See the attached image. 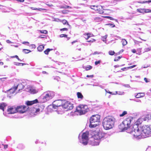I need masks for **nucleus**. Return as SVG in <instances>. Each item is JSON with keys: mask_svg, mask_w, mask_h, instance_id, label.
Wrapping results in <instances>:
<instances>
[{"mask_svg": "<svg viewBox=\"0 0 151 151\" xmlns=\"http://www.w3.org/2000/svg\"><path fill=\"white\" fill-rule=\"evenodd\" d=\"M25 90L27 91L32 94L35 93L37 92L34 87L29 86H27V88H25Z\"/></svg>", "mask_w": 151, "mask_h": 151, "instance_id": "obj_12", "label": "nucleus"}, {"mask_svg": "<svg viewBox=\"0 0 151 151\" xmlns=\"http://www.w3.org/2000/svg\"><path fill=\"white\" fill-rule=\"evenodd\" d=\"M25 85L23 84L22 83H18L17 85H14V87L15 89H17V88L19 89V90L20 91L21 90H22L24 87H25Z\"/></svg>", "mask_w": 151, "mask_h": 151, "instance_id": "obj_16", "label": "nucleus"}, {"mask_svg": "<svg viewBox=\"0 0 151 151\" xmlns=\"http://www.w3.org/2000/svg\"><path fill=\"white\" fill-rule=\"evenodd\" d=\"M102 7L101 6H98V10L97 11H98V12L100 14H103L104 13V12L102 9Z\"/></svg>", "mask_w": 151, "mask_h": 151, "instance_id": "obj_21", "label": "nucleus"}, {"mask_svg": "<svg viewBox=\"0 0 151 151\" xmlns=\"http://www.w3.org/2000/svg\"><path fill=\"white\" fill-rule=\"evenodd\" d=\"M6 78H0V82L1 81L2 82L4 81L6 79Z\"/></svg>", "mask_w": 151, "mask_h": 151, "instance_id": "obj_45", "label": "nucleus"}, {"mask_svg": "<svg viewBox=\"0 0 151 151\" xmlns=\"http://www.w3.org/2000/svg\"><path fill=\"white\" fill-rule=\"evenodd\" d=\"M98 6H96L95 5L91 6V9H94L95 10H98Z\"/></svg>", "mask_w": 151, "mask_h": 151, "instance_id": "obj_30", "label": "nucleus"}, {"mask_svg": "<svg viewBox=\"0 0 151 151\" xmlns=\"http://www.w3.org/2000/svg\"><path fill=\"white\" fill-rule=\"evenodd\" d=\"M127 114V112L126 111H124L123 112L122 114L119 115L120 117H123L125 116V115Z\"/></svg>", "mask_w": 151, "mask_h": 151, "instance_id": "obj_31", "label": "nucleus"}, {"mask_svg": "<svg viewBox=\"0 0 151 151\" xmlns=\"http://www.w3.org/2000/svg\"><path fill=\"white\" fill-rule=\"evenodd\" d=\"M101 60H99L98 61H96L95 62V64L96 65H97L98 64H100L101 63Z\"/></svg>", "mask_w": 151, "mask_h": 151, "instance_id": "obj_46", "label": "nucleus"}, {"mask_svg": "<svg viewBox=\"0 0 151 151\" xmlns=\"http://www.w3.org/2000/svg\"><path fill=\"white\" fill-rule=\"evenodd\" d=\"M128 69V68L127 67H125L123 68H122L121 69V70H122V71H125L127 70Z\"/></svg>", "mask_w": 151, "mask_h": 151, "instance_id": "obj_50", "label": "nucleus"}, {"mask_svg": "<svg viewBox=\"0 0 151 151\" xmlns=\"http://www.w3.org/2000/svg\"><path fill=\"white\" fill-rule=\"evenodd\" d=\"M134 136L137 137L140 135L142 138H145L151 136V129L148 125H144L140 127L138 133L134 134Z\"/></svg>", "mask_w": 151, "mask_h": 151, "instance_id": "obj_1", "label": "nucleus"}, {"mask_svg": "<svg viewBox=\"0 0 151 151\" xmlns=\"http://www.w3.org/2000/svg\"><path fill=\"white\" fill-rule=\"evenodd\" d=\"M142 120H143V121H147V120H148V118L147 117H145V118H142Z\"/></svg>", "mask_w": 151, "mask_h": 151, "instance_id": "obj_56", "label": "nucleus"}, {"mask_svg": "<svg viewBox=\"0 0 151 151\" xmlns=\"http://www.w3.org/2000/svg\"><path fill=\"white\" fill-rule=\"evenodd\" d=\"M95 41V40L94 39H91V40H88L87 41V42H93Z\"/></svg>", "mask_w": 151, "mask_h": 151, "instance_id": "obj_48", "label": "nucleus"}, {"mask_svg": "<svg viewBox=\"0 0 151 151\" xmlns=\"http://www.w3.org/2000/svg\"><path fill=\"white\" fill-rule=\"evenodd\" d=\"M106 17L109 19H110L111 20H114V18H113L112 17H109V16H107Z\"/></svg>", "mask_w": 151, "mask_h": 151, "instance_id": "obj_59", "label": "nucleus"}, {"mask_svg": "<svg viewBox=\"0 0 151 151\" xmlns=\"http://www.w3.org/2000/svg\"><path fill=\"white\" fill-rule=\"evenodd\" d=\"M89 132H86L82 134L80 133L78 137L79 142L83 145H86L88 143Z\"/></svg>", "mask_w": 151, "mask_h": 151, "instance_id": "obj_4", "label": "nucleus"}, {"mask_svg": "<svg viewBox=\"0 0 151 151\" xmlns=\"http://www.w3.org/2000/svg\"><path fill=\"white\" fill-rule=\"evenodd\" d=\"M65 101V100H58L54 101L52 103L53 108L55 109L58 108L59 110L60 109L62 110V106Z\"/></svg>", "mask_w": 151, "mask_h": 151, "instance_id": "obj_7", "label": "nucleus"}, {"mask_svg": "<svg viewBox=\"0 0 151 151\" xmlns=\"http://www.w3.org/2000/svg\"><path fill=\"white\" fill-rule=\"evenodd\" d=\"M100 120V116L99 115L96 114L92 115L90 119L89 127L91 128L96 127L99 125Z\"/></svg>", "mask_w": 151, "mask_h": 151, "instance_id": "obj_5", "label": "nucleus"}, {"mask_svg": "<svg viewBox=\"0 0 151 151\" xmlns=\"http://www.w3.org/2000/svg\"><path fill=\"white\" fill-rule=\"evenodd\" d=\"M87 108L88 107L87 105H81L76 108V110L81 115L85 114L88 112V109Z\"/></svg>", "mask_w": 151, "mask_h": 151, "instance_id": "obj_6", "label": "nucleus"}, {"mask_svg": "<svg viewBox=\"0 0 151 151\" xmlns=\"http://www.w3.org/2000/svg\"><path fill=\"white\" fill-rule=\"evenodd\" d=\"M94 20L96 22H98V21H99L101 20V18L99 17H96V18H95Z\"/></svg>", "mask_w": 151, "mask_h": 151, "instance_id": "obj_39", "label": "nucleus"}, {"mask_svg": "<svg viewBox=\"0 0 151 151\" xmlns=\"http://www.w3.org/2000/svg\"><path fill=\"white\" fill-rule=\"evenodd\" d=\"M136 65H133L128 67V69H131L132 68H133L136 67Z\"/></svg>", "mask_w": 151, "mask_h": 151, "instance_id": "obj_52", "label": "nucleus"}, {"mask_svg": "<svg viewBox=\"0 0 151 151\" xmlns=\"http://www.w3.org/2000/svg\"><path fill=\"white\" fill-rule=\"evenodd\" d=\"M14 65H17V66H19L21 64H20V63H19L14 62Z\"/></svg>", "mask_w": 151, "mask_h": 151, "instance_id": "obj_44", "label": "nucleus"}, {"mask_svg": "<svg viewBox=\"0 0 151 151\" xmlns=\"http://www.w3.org/2000/svg\"><path fill=\"white\" fill-rule=\"evenodd\" d=\"M7 111L8 114H14L17 112L16 106H9L8 107Z\"/></svg>", "mask_w": 151, "mask_h": 151, "instance_id": "obj_13", "label": "nucleus"}, {"mask_svg": "<svg viewBox=\"0 0 151 151\" xmlns=\"http://www.w3.org/2000/svg\"><path fill=\"white\" fill-rule=\"evenodd\" d=\"M122 42L123 46L126 45L127 43V41L125 39H122Z\"/></svg>", "mask_w": 151, "mask_h": 151, "instance_id": "obj_28", "label": "nucleus"}, {"mask_svg": "<svg viewBox=\"0 0 151 151\" xmlns=\"http://www.w3.org/2000/svg\"><path fill=\"white\" fill-rule=\"evenodd\" d=\"M92 66L90 65H88L86 67V70H89L92 69Z\"/></svg>", "mask_w": 151, "mask_h": 151, "instance_id": "obj_34", "label": "nucleus"}, {"mask_svg": "<svg viewBox=\"0 0 151 151\" xmlns=\"http://www.w3.org/2000/svg\"><path fill=\"white\" fill-rule=\"evenodd\" d=\"M6 42L8 43H13V42H12L11 41H10V40H6Z\"/></svg>", "mask_w": 151, "mask_h": 151, "instance_id": "obj_60", "label": "nucleus"}, {"mask_svg": "<svg viewBox=\"0 0 151 151\" xmlns=\"http://www.w3.org/2000/svg\"><path fill=\"white\" fill-rule=\"evenodd\" d=\"M22 52L24 53L27 54L31 52V51L28 49H23L22 50Z\"/></svg>", "mask_w": 151, "mask_h": 151, "instance_id": "obj_29", "label": "nucleus"}, {"mask_svg": "<svg viewBox=\"0 0 151 151\" xmlns=\"http://www.w3.org/2000/svg\"><path fill=\"white\" fill-rule=\"evenodd\" d=\"M35 111L36 113H37L38 112H39L40 111V109H35Z\"/></svg>", "mask_w": 151, "mask_h": 151, "instance_id": "obj_62", "label": "nucleus"}, {"mask_svg": "<svg viewBox=\"0 0 151 151\" xmlns=\"http://www.w3.org/2000/svg\"><path fill=\"white\" fill-rule=\"evenodd\" d=\"M107 37V35H106L103 37H101V40L104 42L106 41V39Z\"/></svg>", "mask_w": 151, "mask_h": 151, "instance_id": "obj_33", "label": "nucleus"}, {"mask_svg": "<svg viewBox=\"0 0 151 151\" xmlns=\"http://www.w3.org/2000/svg\"><path fill=\"white\" fill-rule=\"evenodd\" d=\"M134 42L135 44H138L139 42H139V41H137L135 40H134Z\"/></svg>", "mask_w": 151, "mask_h": 151, "instance_id": "obj_54", "label": "nucleus"}, {"mask_svg": "<svg viewBox=\"0 0 151 151\" xmlns=\"http://www.w3.org/2000/svg\"><path fill=\"white\" fill-rule=\"evenodd\" d=\"M122 57H120V56H119L118 57H116L114 59V61H118Z\"/></svg>", "mask_w": 151, "mask_h": 151, "instance_id": "obj_35", "label": "nucleus"}, {"mask_svg": "<svg viewBox=\"0 0 151 151\" xmlns=\"http://www.w3.org/2000/svg\"><path fill=\"white\" fill-rule=\"evenodd\" d=\"M150 48H151V47L145 48V52H147L149 51H150V50H151Z\"/></svg>", "mask_w": 151, "mask_h": 151, "instance_id": "obj_41", "label": "nucleus"}, {"mask_svg": "<svg viewBox=\"0 0 151 151\" xmlns=\"http://www.w3.org/2000/svg\"><path fill=\"white\" fill-rule=\"evenodd\" d=\"M144 80L146 83H147L149 82V81H148L147 78H144Z\"/></svg>", "mask_w": 151, "mask_h": 151, "instance_id": "obj_64", "label": "nucleus"}, {"mask_svg": "<svg viewBox=\"0 0 151 151\" xmlns=\"http://www.w3.org/2000/svg\"><path fill=\"white\" fill-rule=\"evenodd\" d=\"M44 93L49 100L52 99L55 96V93L52 91H48Z\"/></svg>", "mask_w": 151, "mask_h": 151, "instance_id": "obj_14", "label": "nucleus"}, {"mask_svg": "<svg viewBox=\"0 0 151 151\" xmlns=\"http://www.w3.org/2000/svg\"><path fill=\"white\" fill-rule=\"evenodd\" d=\"M53 50L52 49L47 48L45 51H44V53L46 55H48L49 54V52L51 50Z\"/></svg>", "mask_w": 151, "mask_h": 151, "instance_id": "obj_26", "label": "nucleus"}, {"mask_svg": "<svg viewBox=\"0 0 151 151\" xmlns=\"http://www.w3.org/2000/svg\"><path fill=\"white\" fill-rule=\"evenodd\" d=\"M138 3H147L148 4L150 3L151 2V0H148V1H138Z\"/></svg>", "mask_w": 151, "mask_h": 151, "instance_id": "obj_25", "label": "nucleus"}, {"mask_svg": "<svg viewBox=\"0 0 151 151\" xmlns=\"http://www.w3.org/2000/svg\"><path fill=\"white\" fill-rule=\"evenodd\" d=\"M145 95V94L144 93H138L135 97L137 98H139L140 97H144Z\"/></svg>", "mask_w": 151, "mask_h": 151, "instance_id": "obj_19", "label": "nucleus"}, {"mask_svg": "<svg viewBox=\"0 0 151 151\" xmlns=\"http://www.w3.org/2000/svg\"><path fill=\"white\" fill-rule=\"evenodd\" d=\"M7 104L4 103H0V109L2 110L3 111H4V108L6 106Z\"/></svg>", "mask_w": 151, "mask_h": 151, "instance_id": "obj_20", "label": "nucleus"}, {"mask_svg": "<svg viewBox=\"0 0 151 151\" xmlns=\"http://www.w3.org/2000/svg\"><path fill=\"white\" fill-rule=\"evenodd\" d=\"M44 47V46L43 45H40L37 48L38 50L40 52L42 51Z\"/></svg>", "mask_w": 151, "mask_h": 151, "instance_id": "obj_23", "label": "nucleus"}, {"mask_svg": "<svg viewBox=\"0 0 151 151\" xmlns=\"http://www.w3.org/2000/svg\"><path fill=\"white\" fill-rule=\"evenodd\" d=\"M29 46L30 47L33 49L35 48L36 47L35 45H30Z\"/></svg>", "mask_w": 151, "mask_h": 151, "instance_id": "obj_47", "label": "nucleus"}, {"mask_svg": "<svg viewBox=\"0 0 151 151\" xmlns=\"http://www.w3.org/2000/svg\"><path fill=\"white\" fill-rule=\"evenodd\" d=\"M77 94L78 98L82 99L83 98V96L81 93L78 92L77 93Z\"/></svg>", "mask_w": 151, "mask_h": 151, "instance_id": "obj_27", "label": "nucleus"}, {"mask_svg": "<svg viewBox=\"0 0 151 151\" xmlns=\"http://www.w3.org/2000/svg\"><path fill=\"white\" fill-rule=\"evenodd\" d=\"M2 145L4 146V148L5 149H6L8 147V145H4V144H2Z\"/></svg>", "mask_w": 151, "mask_h": 151, "instance_id": "obj_55", "label": "nucleus"}, {"mask_svg": "<svg viewBox=\"0 0 151 151\" xmlns=\"http://www.w3.org/2000/svg\"><path fill=\"white\" fill-rule=\"evenodd\" d=\"M63 8H71V7H70L69 6L65 5L64 6H63Z\"/></svg>", "mask_w": 151, "mask_h": 151, "instance_id": "obj_57", "label": "nucleus"}, {"mask_svg": "<svg viewBox=\"0 0 151 151\" xmlns=\"http://www.w3.org/2000/svg\"><path fill=\"white\" fill-rule=\"evenodd\" d=\"M41 32L42 33L47 34V32L46 30L41 31Z\"/></svg>", "mask_w": 151, "mask_h": 151, "instance_id": "obj_49", "label": "nucleus"}, {"mask_svg": "<svg viewBox=\"0 0 151 151\" xmlns=\"http://www.w3.org/2000/svg\"><path fill=\"white\" fill-rule=\"evenodd\" d=\"M12 57L13 58H16L19 61H22V60L19 58L18 56L17 55H16L14 56H13Z\"/></svg>", "mask_w": 151, "mask_h": 151, "instance_id": "obj_40", "label": "nucleus"}, {"mask_svg": "<svg viewBox=\"0 0 151 151\" xmlns=\"http://www.w3.org/2000/svg\"><path fill=\"white\" fill-rule=\"evenodd\" d=\"M133 117L130 116L126 119L123 122L125 125V128H128L130 127L132 121L133 120Z\"/></svg>", "mask_w": 151, "mask_h": 151, "instance_id": "obj_11", "label": "nucleus"}, {"mask_svg": "<svg viewBox=\"0 0 151 151\" xmlns=\"http://www.w3.org/2000/svg\"><path fill=\"white\" fill-rule=\"evenodd\" d=\"M28 106H16L17 112H18L20 114H23L28 109Z\"/></svg>", "mask_w": 151, "mask_h": 151, "instance_id": "obj_10", "label": "nucleus"}, {"mask_svg": "<svg viewBox=\"0 0 151 151\" xmlns=\"http://www.w3.org/2000/svg\"><path fill=\"white\" fill-rule=\"evenodd\" d=\"M84 35L85 36V38L86 40L88 39L91 37L90 36L91 34L89 33H85Z\"/></svg>", "mask_w": 151, "mask_h": 151, "instance_id": "obj_24", "label": "nucleus"}, {"mask_svg": "<svg viewBox=\"0 0 151 151\" xmlns=\"http://www.w3.org/2000/svg\"><path fill=\"white\" fill-rule=\"evenodd\" d=\"M60 37H67V35L66 34H61V35H60Z\"/></svg>", "mask_w": 151, "mask_h": 151, "instance_id": "obj_42", "label": "nucleus"}, {"mask_svg": "<svg viewBox=\"0 0 151 151\" xmlns=\"http://www.w3.org/2000/svg\"><path fill=\"white\" fill-rule=\"evenodd\" d=\"M86 77L88 78H89V77L93 78V75H87L86 76Z\"/></svg>", "mask_w": 151, "mask_h": 151, "instance_id": "obj_63", "label": "nucleus"}, {"mask_svg": "<svg viewBox=\"0 0 151 151\" xmlns=\"http://www.w3.org/2000/svg\"><path fill=\"white\" fill-rule=\"evenodd\" d=\"M115 52L114 51L111 50L109 52V55H113L115 54Z\"/></svg>", "mask_w": 151, "mask_h": 151, "instance_id": "obj_36", "label": "nucleus"}, {"mask_svg": "<svg viewBox=\"0 0 151 151\" xmlns=\"http://www.w3.org/2000/svg\"><path fill=\"white\" fill-rule=\"evenodd\" d=\"M73 104L70 103L68 101H66L65 100V101L64 102L63 105L62 106V108L63 110H65L66 111H68V110H71L73 109Z\"/></svg>", "mask_w": 151, "mask_h": 151, "instance_id": "obj_9", "label": "nucleus"}, {"mask_svg": "<svg viewBox=\"0 0 151 151\" xmlns=\"http://www.w3.org/2000/svg\"><path fill=\"white\" fill-rule=\"evenodd\" d=\"M38 102V100L37 99H36L32 101H27L26 102V104L27 106H28L31 105Z\"/></svg>", "mask_w": 151, "mask_h": 151, "instance_id": "obj_17", "label": "nucleus"}, {"mask_svg": "<svg viewBox=\"0 0 151 151\" xmlns=\"http://www.w3.org/2000/svg\"><path fill=\"white\" fill-rule=\"evenodd\" d=\"M68 30V29L66 28H64L60 29V30L61 31H67Z\"/></svg>", "mask_w": 151, "mask_h": 151, "instance_id": "obj_51", "label": "nucleus"}, {"mask_svg": "<svg viewBox=\"0 0 151 151\" xmlns=\"http://www.w3.org/2000/svg\"><path fill=\"white\" fill-rule=\"evenodd\" d=\"M15 88L14 87V88H11L7 91L8 93H10L11 94H13L14 93L16 90Z\"/></svg>", "mask_w": 151, "mask_h": 151, "instance_id": "obj_22", "label": "nucleus"}, {"mask_svg": "<svg viewBox=\"0 0 151 151\" xmlns=\"http://www.w3.org/2000/svg\"><path fill=\"white\" fill-rule=\"evenodd\" d=\"M62 23L64 24H65L66 23H67V24L68 25H69V24H68V23L67 22V21L66 20H65V19H64V20H63L62 21Z\"/></svg>", "mask_w": 151, "mask_h": 151, "instance_id": "obj_38", "label": "nucleus"}, {"mask_svg": "<svg viewBox=\"0 0 151 151\" xmlns=\"http://www.w3.org/2000/svg\"><path fill=\"white\" fill-rule=\"evenodd\" d=\"M108 136L107 134L100 131L93 136L94 140L92 141L91 144L92 146L99 145L100 141L107 138Z\"/></svg>", "mask_w": 151, "mask_h": 151, "instance_id": "obj_2", "label": "nucleus"}, {"mask_svg": "<svg viewBox=\"0 0 151 151\" xmlns=\"http://www.w3.org/2000/svg\"><path fill=\"white\" fill-rule=\"evenodd\" d=\"M115 119L112 116L105 117L102 122V125L104 129L109 130L112 128L114 126Z\"/></svg>", "mask_w": 151, "mask_h": 151, "instance_id": "obj_3", "label": "nucleus"}, {"mask_svg": "<svg viewBox=\"0 0 151 151\" xmlns=\"http://www.w3.org/2000/svg\"><path fill=\"white\" fill-rule=\"evenodd\" d=\"M137 11L140 13H144V9H137Z\"/></svg>", "mask_w": 151, "mask_h": 151, "instance_id": "obj_32", "label": "nucleus"}, {"mask_svg": "<svg viewBox=\"0 0 151 151\" xmlns=\"http://www.w3.org/2000/svg\"><path fill=\"white\" fill-rule=\"evenodd\" d=\"M142 119H139L135 122L134 124L133 125L132 128V133L134 132L135 133H138L139 131V129L138 127L139 125L141 124L142 122Z\"/></svg>", "mask_w": 151, "mask_h": 151, "instance_id": "obj_8", "label": "nucleus"}, {"mask_svg": "<svg viewBox=\"0 0 151 151\" xmlns=\"http://www.w3.org/2000/svg\"><path fill=\"white\" fill-rule=\"evenodd\" d=\"M144 13H148L149 10L148 9H144Z\"/></svg>", "mask_w": 151, "mask_h": 151, "instance_id": "obj_58", "label": "nucleus"}, {"mask_svg": "<svg viewBox=\"0 0 151 151\" xmlns=\"http://www.w3.org/2000/svg\"><path fill=\"white\" fill-rule=\"evenodd\" d=\"M116 94H118V95H122L124 94V92L116 91Z\"/></svg>", "mask_w": 151, "mask_h": 151, "instance_id": "obj_37", "label": "nucleus"}, {"mask_svg": "<svg viewBox=\"0 0 151 151\" xmlns=\"http://www.w3.org/2000/svg\"><path fill=\"white\" fill-rule=\"evenodd\" d=\"M107 25L109 26V27H115V25L112 24H107Z\"/></svg>", "mask_w": 151, "mask_h": 151, "instance_id": "obj_43", "label": "nucleus"}, {"mask_svg": "<svg viewBox=\"0 0 151 151\" xmlns=\"http://www.w3.org/2000/svg\"><path fill=\"white\" fill-rule=\"evenodd\" d=\"M125 125L123 123V122H122V123L120 124L119 126V129H122V130L124 131L127 129V128H125Z\"/></svg>", "mask_w": 151, "mask_h": 151, "instance_id": "obj_18", "label": "nucleus"}, {"mask_svg": "<svg viewBox=\"0 0 151 151\" xmlns=\"http://www.w3.org/2000/svg\"><path fill=\"white\" fill-rule=\"evenodd\" d=\"M40 99L41 100V102L42 103L45 102L49 100L46 94H45V93H44L41 96Z\"/></svg>", "mask_w": 151, "mask_h": 151, "instance_id": "obj_15", "label": "nucleus"}, {"mask_svg": "<svg viewBox=\"0 0 151 151\" xmlns=\"http://www.w3.org/2000/svg\"><path fill=\"white\" fill-rule=\"evenodd\" d=\"M134 101L137 102H141V101L140 100L138 99H136L134 100Z\"/></svg>", "mask_w": 151, "mask_h": 151, "instance_id": "obj_61", "label": "nucleus"}, {"mask_svg": "<svg viewBox=\"0 0 151 151\" xmlns=\"http://www.w3.org/2000/svg\"><path fill=\"white\" fill-rule=\"evenodd\" d=\"M68 12V10H63L62 11V13L63 14H67Z\"/></svg>", "mask_w": 151, "mask_h": 151, "instance_id": "obj_53", "label": "nucleus"}]
</instances>
